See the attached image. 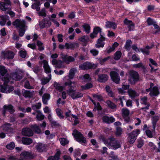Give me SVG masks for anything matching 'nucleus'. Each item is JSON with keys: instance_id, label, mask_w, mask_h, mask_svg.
Here are the masks:
<instances>
[{"instance_id": "1", "label": "nucleus", "mask_w": 160, "mask_h": 160, "mask_svg": "<svg viewBox=\"0 0 160 160\" xmlns=\"http://www.w3.org/2000/svg\"><path fill=\"white\" fill-rule=\"evenodd\" d=\"M65 86H69L70 88L67 91V93L69 95L71 96L72 98L75 99L82 97L83 94L75 92V90L73 88L74 87H76V83L75 82H72L69 80L68 82H66L65 83Z\"/></svg>"}, {"instance_id": "2", "label": "nucleus", "mask_w": 160, "mask_h": 160, "mask_svg": "<svg viewBox=\"0 0 160 160\" xmlns=\"http://www.w3.org/2000/svg\"><path fill=\"white\" fill-rule=\"evenodd\" d=\"M12 25L19 29V35L22 37L24 35L26 28V22L23 20L17 19L13 22Z\"/></svg>"}, {"instance_id": "3", "label": "nucleus", "mask_w": 160, "mask_h": 160, "mask_svg": "<svg viewBox=\"0 0 160 160\" xmlns=\"http://www.w3.org/2000/svg\"><path fill=\"white\" fill-rule=\"evenodd\" d=\"M104 143L109 148L114 150L117 149L121 147V143L118 140L111 137L104 141Z\"/></svg>"}, {"instance_id": "4", "label": "nucleus", "mask_w": 160, "mask_h": 160, "mask_svg": "<svg viewBox=\"0 0 160 160\" xmlns=\"http://www.w3.org/2000/svg\"><path fill=\"white\" fill-rule=\"evenodd\" d=\"M7 70L4 67L0 65V78L3 82L10 81L9 75L7 74Z\"/></svg>"}, {"instance_id": "5", "label": "nucleus", "mask_w": 160, "mask_h": 160, "mask_svg": "<svg viewBox=\"0 0 160 160\" xmlns=\"http://www.w3.org/2000/svg\"><path fill=\"white\" fill-rule=\"evenodd\" d=\"M72 135L75 138L76 140L81 143H85L86 142V138L83 137L82 135L77 130H74Z\"/></svg>"}, {"instance_id": "6", "label": "nucleus", "mask_w": 160, "mask_h": 160, "mask_svg": "<svg viewBox=\"0 0 160 160\" xmlns=\"http://www.w3.org/2000/svg\"><path fill=\"white\" fill-rule=\"evenodd\" d=\"M8 82H4L3 85L0 86V91L1 92L3 93H9L13 90V87L11 86H9L7 84Z\"/></svg>"}, {"instance_id": "7", "label": "nucleus", "mask_w": 160, "mask_h": 160, "mask_svg": "<svg viewBox=\"0 0 160 160\" xmlns=\"http://www.w3.org/2000/svg\"><path fill=\"white\" fill-rule=\"evenodd\" d=\"M138 80V73L134 71H130L128 79V80L132 84H134Z\"/></svg>"}, {"instance_id": "8", "label": "nucleus", "mask_w": 160, "mask_h": 160, "mask_svg": "<svg viewBox=\"0 0 160 160\" xmlns=\"http://www.w3.org/2000/svg\"><path fill=\"white\" fill-rule=\"evenodd\" d=\"M22 75L23 73L22 71L17 70L16 71L12 73V77H10L11 79H10V80L12 78V79L15 80H20L22 79ZM9 78H10V77Z\"/></svg>"}, {"instance_id": "9", "label": "nucleus", "mask_w": 160, "mask_h": 160, "mask_svg": "<svg viewBox=\"0 0 160 160\" xmlns=\"http://www.w3.org/2000/svg\"><path fill=\"white\" fill-rule=\"evenodd\" d=\"M4 2H0V8L3 11L9 10L11 9L10 2L9 0H4Z\"/></svg>"}, {"instance_id": "10", "label": "nucleus", "mask_w": 160, "mask_h": 160, "mask_svg": "<svg viewBox=\"0 0 160 160\" xmlns=\"http://www.w3.org/2000/svg\"><path fill=\"white\" fill-rule=\"evenodd\" d=\"M130 112L127 108H123L122 110V115L124 121L127 122H130L131 120L129 117Z\"/></svg>"}, {"instance_id": "11", "label": "nucleus", "mask_w": 160, "mask_h": 160, "mask_svg": "<svg viewBox=\"0 0 160 160\" xmlns=\"http://www.w3.org/2000/svg\"><path fill=\"white\" fill-rule=\"evenodd\" d=\"M77 69L76 68H71L69 71V74L68 75V77L69 79H68V77L67 76H65L63 77V80L65 81L66 80H68L67 81L65 82L64 83L66 82H68L70 80L71 81L70 79H72L73 78L74 76L75 72H76Z\"/></svg>"}, {"instance_id": "12", "label": "nucleus", "mask_w": 160, "mask_h": 160, "mask_svg": "<svg viewBox=\"0 0 160 160\" xmlns=\"http://www.w3.org/2000/svg\"><path fill=\"white\" fill-rule=\"evenodd\" d=\"M42 62L43 63V67L46 73H50L51 72V70L48 64V62L45 60H43L42 61H39V63L41 64Z\"/></svg>"}, {"instance_id": "13", "label": "nucleus", "mask_w": 160, "mask_h": 160, "mask_svg": "<svg viewBox=\"0 0 160 160\" xmlns=\"http://www.w3.org/2000/svg\"><path fill=\"white\" fill-rule=\"evenodd\" d=\"M110 75L112 80L116 83H118L119 82L120 78L117 73L114 71L111 72Z\"/></svg>"}, {"instance_id": "14", "label": "nucleus", "mask_w": 160, "mask_h": 160, "mask_svg": "<svg viewBox=\"0 0 160 160\" xmlns=\"http://www.w3.org/2000/svg\"><path fill=\"white\" fill-rule=\"evenodd\" d=\"M37 150L39 152H45L47 150V146L42 143H38L36 146Z\"/></svg>"}, {"instance_id": "15", "label": "nucleus", "mask_w": 160, "mask_h": 160, "mask_svg": "<svg viewBox=\"0 0 160 160\" xmlns=\"http://www.w3.org/2000/svg\"><path fill=\"white\" fill-rule=\"evenodd\" d=\"M105 40L104 37L101 35L100 38L98 39L97 43L95 44V47L96 48L103 47L104 44L103 42Z\"/></svg>"}, {"instance_id": "16", "label": "nucleus", "mask_w": 160, "mask_h": 160, "mask_svg": "<svg viewBox=\"0 0 160 160\" xmlns=\"http://www.w3.org/2000/svg\"><path fill=\"white\" fill-rule=\"evenodd\" d=\"M78 46V43L76 42L66 43L65 45L66 48L68 49H74Z\"/></svg>"}, {"instance_id": "17", "label": "nucleus", "mask_w": 160, "mask_h": 160, "mask_svg": "<svg viewBox=\"0 0 160 160\" xmlns=\"http://www.w3.org/2000/svg\"><path fill=\"white\" fill-rule=\"evenodd\" d=\"M64 62L67 64H68L70 62H72L74 61L75 58L72 57L68 56L66 55H63L62 57Z\"/></svg>"}, {"instance_id": "18", "label": "nucleus", "mask_w": 160, "mask_h": 160, "mask_svg": "<svg viewBox=\"0 0 160 160\" xmlns=\"http://www.w3.org/2000/svg\"><path fill=\"white\" fill-rule=\"evenodd\" d=\"M3 114L4 115L7 111H8L10 113L14 112L15 110L13 107L10 105H6L3 107Z\"/></svg>"}, {"instance_id": "19", "label": "nucleus", "mask_w": 160, "mask_h": 160, "mask_svg": "<svg viewBox=\"0 0 160 160\" xmlns=\"http://www.w3.org/2000/svg\"><path fill=\"white\" fill-rule=\"evenodd\" d=\"M40 27L41 28L45 27H49L51 25V22L50 21L46 20H43L39 22Z\"/></svg>"}, {"instance_id": "20", "label": "nucleus", "mask_w": 160, "mask_h": 160, "mask_svg": "<svg viewBox=\"0 0 160 160\" xmlns=\"http://www.w3.org/2000/svg\"><path fill=\"white\" fill-rule=\"evenodd\" d=\"M22 134L25 136H31L32 135L33 133L32 130L29 128H25L22 131Z\"/></svg>"}, {"instance_id": "21", "label": "nucleus", "mask_w": 160, "mask_h": 160, "mask_svg": "<svg viewBox=\"0 0 160 160\" xmlns=\"http://www.w3.org/2000/svg\"><path fill=\"white\" fill-rule=\"evenodd\" d=\"M22 92L23 96L26 98L31 97L35 94L34 91H31L30 90H23Z\"/></svg>"}, {"instance_id": "22", "label": "nucleus", "mask_w": 160, "mask_h": 160, "mask_svg": "<svg viewBox=\"0 0 160 160\" xmlns=\"http://www.w3.org/2000/svg\"><path fill=\"white\" fill-rule=\"evenodd\" d=\"M102 120L103 122L106 123H110L114 122L115 121V119L113 117L104 116L102 118Z\"/></svg>"}, {"instance_id": "23", "label": "nucleus", "mask_w": 160, "mask_h": 160, "mask_svg": "<svg viewBox=\"0 0 160 160\" xmlns=\"http://www.w3.org/2000/svg\"><path fill=\"white\" fill-rule=\"evenodd\" d=\"M0 130L4 132H10L11 131V128L10 124L8 123H5L2 126Z\"/></svg>"}, {"instance_id": "24", "label": "nucleus", "mask_w": 160, "mask_h": 160, "mask_svg": "<svg viewBox=\"0 0 160 160\" xmlns=\"http://www.w3.org/2000/svg\"><path fill=\"white\" fill-rule=\"evenodd\" d=\"M159 119V117L158 116H153L151 119L152 123V128L153 131H155L156 127V123Z\"/></svg>"}, {"instance_id": "25", "label": "nucleus", "mask_w": 160, "mask_h": 160, "mask_svg": "<svg viewBox=\"0 0 160 160\" xmlns=\"http://www.w3.org/2000/svg\"><path fill=\"white\" fill-rule=\"evenodd\" d=\"M5 58L11 59L14 57V53L11 51H7L4 53Z\"/></svg>"}, {"instance_id": "26", "label": "nucleus", "mask_w": 160, "mask_h": 160, "mask_svg": "<svg viewBox=\"0 0 160 160\" xmlns=\"http://www.w3.org/2000/svg\"><path fill=\"white\" fill-rule=\"evenodd\" d=\"M50 98V94L48 93H44L42 96V101L43 103L44 104H48V101L49 100Z\"/></svg>"}, {"instance_id": "27", "label": "nucleus", "mask_w": 160, "mask_h": 160, "mask_svg": "<svg viewBox=\"0 0 160 160\" xmlns=\"http://www.w3.org/2000/svg\"><path fill=\"white\" fill-rule=\"evenodd\" d=\"M159 94L158 88L157 87H153L150 91L149 93L151 96H157Z\"/></svg>"}, {"instance_id": "28", "label": "nucleus", "mask_w": 160, "mask_h": 160, "mask_svg": "<svg viewBox=\"0 0 160 160\" xmlns=\"http://www.w3.org/2000/svg\"><path fill=\"white\" fill-rule=\"evenodd\" d=\"M125 24L128 25L129 30L130 31L133 30L134 28V25L132 22L128 20L127 19H125L124 21Z\"/></svg>"}, {"instance_id": "29", "label": "nucleus", "mask_w": 160, "mask_h": 160, "mask_svg": "<svg viewBox=\"0 0 160 160\" xmlns=\"http://www.w3.org/2000/svg\"><path fill=\"white\" fill-rule=\"evenodd\" d=\"M101 31V29L99 27L95 28L93 32L90 34V37L92 38H93L96 37L97 34Z\"/></svg>"}, {"instance_id": "30", "label": "nucleus", "mask_w": 160, "mask_h": 160, "mask_svg": "<svg viewBox=\"0 0 160 160\" xmlns=\"http://www.w3.org/2000/svg\"><path fill=\"white\" fill-rule=\"evenodd\" d=\"M105 26L108 28H111L115 29L117 28L116 24L113 22L107 21L106 23Z\"/></svg>"}, {"instance_id": "31", "label": "nucleus", "mask_w": 160, "mask_h": 160, "mask_svg": "<svg viewBox=\"0 0 160 160\" xmlns=\"http://www.w3.org/2000/svg\"><path fill=\"white\" fill-rule=\"evenodd\" d=\"M41 4L39 1H36V2L33 3L32 5V9H36L37 11H39L40 9V6Z\"/></svg>"}, {"instance_id": "32", "label": "nucleus", "mask_w": 160, "mask_h": 160, "mask_svg": "<svg viewBox=\"0 0 160 160\" xmlns=\"http://www.w3.org/2000/svg\"><path fill=\"white\" fill-rule=\"evenodd\" d=\"M128 93L129 96L132 98L138 95V93L132 89H129L128 90Z\"/></svg>"}, {"instance_id": "33", "label": "nucleus", "mask_w": 160, "mask_h": 160, "mask_svg": "<svg viewBox=\"0 0 160 160\" xmlns=\"http://www.w3.org/2000/svg\"><path fill=\"white\" fill-rule=\"evenodd\" d=\"M60 154V152L58 151L55 154L54 156L49 157L48 158V160H59Z\"/></svg>"}, {"instance_id": "34", "label": "nucleus", "mask_w": 160, "mask_h": 160, "mask_svg": "<svg viewBox=\"0 0 160 160\" xmlns=\"http://www.w3.org/2000/svg\"><path fill=\"white\" fill-rule=\"evenodd\" d=\"M22 143L24 144L29 145L31 144L32 142V140L28 138H23L22 140Z\"/></svg>"}, {"instance_id": "35", "label": "nucleus", "mask_w": 160, "mask_h": 160, "mask_svg": "<svg viewBox=\"0 0 160 160\" xmlns=\"http://www.w3.org/2000/svg\"><path fill=\"white\" fill-rule=\"evenodd\" d=\"M153 46V45H152L150 47L147 46L145 48H141L140 50L143 54L148 55L149 54V50L152 48Z\"/></svg>"}, {"instance_id": "36", "label": "nucleus", "mask_w": 160, "mask_h": 160, "mask_svg": "<svg viewBox=\"0 0 160 160\" xmlns=\"http://www.w3.org/2000/svg\"><path fill=\"white\" fill-rule=\"evenodd\" d=\"M149 61L150 62L149 64V66L151 68V71L156 70V69H154V68L152 67V65H153L154 67H156L157 66V62L155 61L152 58H149Z\"/></svg>"}, {"instance_id": "37", "label": "nucleus", "mask_w": 160, "mask_h": 160, "mask_svg": "<svg viewBox=\"0 0 160 160\" xmlns=\"http://www.w3.org/2000/svg\"><path fill=\"white\" fill-rule=\"evenodd\" d=\"M9 17L7 15L2 16L1 17V19L0 21V24L2 26L5 25L7 20L9 19Z\"/></svg>"}, {"instance_id": "38", "label": "nucleus", "mask_w": 160, "mask_h": 160, "mask_svg": "<svg viewBox=\"0 0 160 160\" xmlns=\"http://www.w3.org/2000/svg\"><path fill=\"white\" fill-rule=\"evenodd\" d=\"M36 112L37 113L36 118L38 120L41 121L44 118V115L39 110L37 111Z\"/></svg>"}, {"instance_id": "39", "label": "nucleus", "mask_w": 160, "mask_h": 160, "mask_svg": "<svg viewBox=\"0 0 160 160\" xmlns=\"http://www.w3.org/2000/svg\"><path fill=\"white\" fill-rule=\"evenodd\" d=\"M108 76L105 74L102 75L98 76V81L101 82H104L107 80Z\"/></svg>"}, {"instance_id": "40", "label": "nucleus", "mask_w": 160, "mask_h": 160, "mask_svg": "<svg viewBox=\"0 0 160 160\" xmlns=\"http://www.w3.org/2000/svg\"><path fill=\"white\" fill-rule=\"evenodd\" d=\"M31 128L34 131L37 133H40L41 132V130L39 126L36 124L31 125Z\"/></svg>"}, {"instance_id": "41", "label": "nucleus", "mask_w": 160, "mask_h": 160, "mask_svg": "<svg viewBox=\"0 0 160 160\" xmlns=\"http://www.w3.org/2000/svg\"><path fill=\"white\" fill-rule=\"evenodd\" d=\"M65 115L67 119L70 121H72V118H76V116L74 115L73 114H71V112L70 111L66 112Z\"/></svg>"}, {"instance_id": "42", "label": "nucleus", "mask_w": 160, "mask_h": 160, "mask_svg": "<svg viewBox=\"0 0 160 160\" xmlns=\"http://www.w3.org/2000/svg\"><path fill=\"white\" fill-rule=\"evenodd\" d=\"M51 78V75L50 74L49 76V78L44 77L41 79V83L42 85H45L48 82Z\"/></svg>"}, {"instance_id": "43", "label": "nucleus", "mask_w": 160, "mask_h": 160, "mask_svg": "<svg viewBox=\"0 0 160 160\" xmlns=\"http://www.w3.org/2000/svg\"><path fill=\"white\" fill-rule=\"evenodd\" d=\"M82 27L86 33H88L90 32V27L88 24L85 23L82 25Z\"/></svg>"}, {"instance_id": "44", "label": "nucleus", "mask_w": 160, "mask_h": 160, "mask_svg": "<svg viewBox=\"0 0 160 160\" xmlns=\"http://www.w3.org/2000/svg\"><path fill=\"white\" fill-rule=\"evenodd\" d=\"M80 78L83 81H88L91 79V78L88 74H85L83 76H81Z\"/></svg>"}, {"instance_id": "45", "label": "nucleus", "mask_w": 160, "mask_h": 160, "mask_svg": "<svg viewBox=\"0 0 160 160\" xmlns=\"http://www.w3.org/2000/svg\"><path fill=\"white\" fill-rule=\"evenodd\" d=\"M59 141L61 144L63 146H65L68 144L69 141L66 138H62L59 139Z\"/></svg>"}, {"instance_id": "46", "label": "nucleus", "mask_w": 160, "mask_h": 160, "mask_svg": "<svg viewBox=\"0 0 160 160\" xmlns=\"http://www.w3.org/2000/svg\"><path fill=\"white\" fill-rule=\"evenodd\" d=\"M81 154V150L79 149H76L73 152V156L75 158L79 156Z\"/></svg>"}, {"instance_id": "47", "label": "nucleus", "mask_w": 160, "mask_h": 160, "mask_svg": "<svg viewBox=\"0 0 160 160\" xmlns=\"http://www.w3.org/2000/svg\"><path fill=\"white\" fill-rule=\"evenodd\" d=\"M140 131L138 129H136V130L131 132L130 135L133 137H134L135 138H136V137L140 133Z\"/></svg>"}, {"instance_id": "48", "label": "nucleus", "mask_w": 160, "mask_h": 160, "mask_svg": "<svg viewBox=\"0 0 160 160\" xmlns=\"http://www.w3.org/2000/svg\"><path fill=\"white\" fill-rule=\"evenodd\" d=\"M37 45L38 47V49L40 51H41L43 50L44 49V47L43 46V43L41 41H38L37 42Z\"/></svg>"}, {"instance_id": "49", "label": "nucleus", "mask_w": 160, "mask_h": 160, "mask_svg": "<svg viewBox=\"0 0 160 160\" xmlns=\"http://www.w3.org/2000/svg\"><path fill=\"white\" fill-rule=\"evenodd\" d=\"M79 40L82 42L85 43L84 45H86V43L88 41V38L87 36H83L79 38Z\"/></svg>"}, {"instance_id": "50", "label": "nucleus", "mask_w": 160, "mask_h": 160, "mask_svg": "<svg viewBox=\"0 0 160 160\" xmlns=\"http://www.w3.org/2000/svg\"><path fill=\"white\" fill-rule=\"evenodd\" d=\"M106 90L108 93V95L111 97H114V94H113L112 90L110 89V87L108 86H107L106 87Z\"/></svg>"}, {"instance_id": "51", "label": "nucleus", "mask_w": 160, "mask_h": 160, "mask_svg": "<svg viewBox=\"0 0 160 160\" xmlns=\"http://www.w3.org/2000/svg\"><path fill=\"white\" fill-rule=\"evenodd\" d=\"M107 104L108 107L111 109H114L116 107V105L110 100L107 101Z\"/></svg>"}, {"instance_id": "52", "label": "nucleus", "mask_w": 160, "mask_h": 160, "mask_svg": "<svg viewBox=\"0 0 160 160\" xmlns=\"http://www.w3.org/2000/svg\"><path fill=\"white\" fill-rule=\"evenodd\" d=\"M132 42L131 40H128L127 41L125 45V49L128 51H129L131 48Z\"/></svg>"}, {"instance_id": "53", "label": "nucleus", "mask_w": 160, "mask_h": 160, "mask_svg": "<svg viewBox=\"0 0 160 160\" xmlns=\"http://www.w3.org/2000/svg\"><path fill=\"white\" fill-rule=\"evenodd\" d=\"M56 111L57 115L61 119H62L64 118V116L62 114L61 110L59 108H57L56 109Z\"/></svg>"}, {"instance_id": "54", "label": "nucleus", "mask_w": 160, "mask_h": 160, "mask_svg": "<svg viewBox=\"0 0 160 160\" xmlns=\"http://www.w3.org/2000/svg\"><path fill=\"white\" fill-rule=\"evenodd\" d=\"M122 55V53L120 51H118L115 54L114 56V59L116 60H119Z\"/></svg>"}, {"instance_id": "55", "label": "nucleus", "mask_w": 160, "mask_h": 160, "mask_svg": "<svg viewBox=\"0 0 160 160\" xmlns=\"http://www.w3.org/2000/svg\"><path fill=\"white\" fill-rule=\"evenodd\" d=\"M41 106V104L40 102H38L36 103V104L33 105L32 106V109L36 110L37 109H39Z\"/></svg>"}, {"instance_id": "56", "label": "nucleus", "mask_w": 160, "mask_h": 160, "mask_svg": "<svg viewBox=\"0 0 160 160\" xmlns=\"http://www.w3.org/2000/svg\"><path fill=\"white\" fill-rule=\"evenodd\" d=\"M60 63H62L61 61H58L56 59H53L52 61V63L53 65H56L55 67L57 68H60L61 67V66L58 65V63L59 62Z\"/></svg>"}, {"instance_id": "57", "label": "nucleus", "mask_w": 160, "mask_h": 160, "mask_svg": "<svg viewBox=\"0 0 160 160\" xmlns=\"http://www.w3.org/2000/svg\"><path fill=\"white\" fill-rule=\"evenodd\" d=\"M24 87L28 89H32L34 88L33 86L30 85V83L28 81H26L25 82Z\"/></svg>"}, {"instance_id": "58", "label": "nucleus", "mask_w": 160, "mask_h": 160, "mask_svg": "<svg viewBox=\"0 0 160 160\" xmlns=\"http://www.w3.org/2000/svg\"><path fill=\"white\" fill-rule=\"evenodd\" d=\"M54 86L56 89L60 91H62L63 89V87L60 86L59 84L57 82H55L54 83Z\"/></svg>"}, {"instance_id": "59", "label": "nucleus", "mask_w": 160, "mask_h": 160, "mask_svg": "<svg viewBox=\"0 0 160 160\" xmlns=\"http://www.w3.org/2000/svg\"><path fill=\"white\" fill-rule=\"evenodd\" d=\"M92 85L91 83H88L85 86H81V87L82 89H87L92 88Z\"/></svg>"}, {"instance_id": "60", "label": "nucleus", "mask_w": 160, "mask_h": 160, "mask_svg": "<svg viewBox=\"0 0 160 160\" xmlns=\"http://www.w3.org/2000/svg\"><path fill=\"white\" fill-rule=\"evenodd\" d=\"M92 102L93 103V104H94L95 106V108H97V110H101L102 109L101 107V106L100 105L99 103L98 102L97 104L96 103V102L94 101L93 100H91Z\"/></svg>"}, {"instance_id": "61", "label": "nucleus", "mask_w": 160, "mask_h": 160, "mask_svg": "<svg viewBox=\"0 0 160 160\" xmlns=\"http://www.w3.org/2000/svg\"><path fill=\"white\" fill-rule=\"evenodd\" d=\"M15 147V145L14 142H11L8 144L6 146V148L9 149H12Z\"/></svg>"}, {"instance_id": "62", "label": "nucleus", "mask_w": 160, "mask_h": 160, "mask_svg": "<svg viewBox=\"0 0 160 160\" xmlns=\"http://www.w3.org/2000/svg\"><path fill=\"white\" fill-rule=\"evenodd\" d=\"M93 98L96 100H97L98 101H101L102 100V97L100 95H97V94H94L93 95Z\"/></svg>"}, {"instance_id": "63", "label": "nucleus", "mask_w": 160, "mask_h": 160, "mask_svg": "<svg viewBox=\"0 0 160 160\" xmlns=\"http://www.w3.org/2000/svg\"><path fill=\"white\" fill-rule=\"evenodd\" d=\"M147 21L148 25H152L156 23L154 20L150 18H148L147 20Z\"/></svg>"}, {"instance_id": "64", "label": "nucleus", "mask_w": 160, "mask_h": 160, "mask_svg": "<svg viewBox=\"0 0 160 160\" xmlns=\"http://www.w3.org/2000/svg\"><path fill=\"white\" fill-rule=\"evenodd\" d=\"M136 139V138H135L134 137H133L130 135L129 140V142L130 143H133Z\"/></svg>"}]
</instances>
